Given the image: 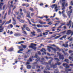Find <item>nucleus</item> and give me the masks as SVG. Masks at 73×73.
Here are the masks:
<instances>
[{
    "label": "nucleus",
    "mask_w": 73,
    "mask_h": 73,
    "mask_svg": "<svg viewBox=\"0 0 73 73\" xmlns=\"http://www.w3.org/2000/svg\"><path fill=\"white\" fill-rule=\"evenodd\" d=\"M63 66H64L65 67V70L67 72H70L72 71V70L67 69L68 68H69V66H68V65L66 63H64L63 64Z\"/></svg>",
    "instance_id": "1"
},
{
    "label": "nucleus",
    "mask_w": 73,
    "mask_h": 73,
    "mask_svg": "<svg viewBox=\"0 0 73 73\" xmlns=\"http://www.w3.org/2000/svg\"><path fill=\"white\" fill-rule=\"evenodd\" d=\"M35 46H36V44L31 43V45L29 46V47L30 48H32V49H34V50H36V47Z\"/></svg>",
    "instance_id": "2"
},
{
    "label": "nucleus",
    "mask_w": 73,
    "mask_h": 73,
    "mask_svg": "<svg viewBox=\"0 0 73 73\" xmlns=\"http://www.w3.org/2000/svg\"><path fill=\"white\" fill-rule=\"evenodd\" d=\"M72 8V7L71 6H70L69 9L70 10V11H68L67 13V15L68 16H69V17H70V15H71L70 13H72V9H71Z\"/></svg>",
    "instance_id": "3"
},
{
    "label": "nucleus",
    "mask_w": 73,
    "mask_h": 73,
    "mask_svg": "<svg viewBox=\"0 0 73 73\" xmlns=\"http://www.w3.org/2000/svg\"><path fill=\"white\" fill-rule=\"evenodd\" d=\"M51 7L52 9L54 7H55L54 9L55 10L56 12H57L58 8L57 7V4H55L52 5L51 6Z\"/></svg>",
    "instance_id": "4"
},
{
    "label": "nucleus",
    "mask_w": 73,
    "mask_h": 73,
    "mask_svg": "<svg viewBox=\"0 0 73 73\" xmlns=\"http://www.w3.org/2000/svg\"><path fill=\"white\" fill-rule=\"evenodd\" d=\"M61 64V63L57 62V63L55 64V65H54V64H53L51 66V68H52V67H53L54 68H56V66L57 65H60Z\"/></svg>",
    "instance_id": "5"
},
{
    "label": "nucleus",
    "mask_w": 73,
    "mask_h": 73,
    "mask_svg": "<svg viewBox=\"0 0 73 73\" xmlns=\"http://www.w3.org/2000/svg\"><path fill=\"white\" fill-rule=\"evenodd\" d=\"M58 56H59V59L60 60H64V55L61 56V54L59 53V52L57 53Z\"/></svg>",
    "instance_id": "6"
},
{
    "label": "nucleus",
    "mask_w": 73,
    "mask_h": 73,
    "mask_svg": "<svg viewBox=\"0 0 73 73\" xmlns=\"http://www.w3.org/2000/svg\"><path fill=\"white\" fill-rule=\"evenodd\" d=\"M17 19L20 22V23H24L25 22L24 20H23L22 19H20V18H19L18 17H17Z\"/></svg>",
    "instance_id": "7"
},
{
    "label": "nucleus",
    "mask_w": 73,
    "mask_h": 73,
    "mask_svg": "<svg viewBox=\"0 0 73 73\" xmlns=\"http://www.w3.org/2000/svg\"><path fill=\"white\" fill-rule=\"evenodd\" d=\"M70 33H72L71 34V36H73V31H71L70 30L68 31L66 33L67 35H69Z\"/></svg>",
    "instance_id": "8"
},
{
    "label": "nucleus",
    "mask_w": 73,
    "mask_h": 73,
    "mask_svg": "<svg viewBox=\"0 0 73 73\" xmlns=\"http://www.w3.org/2000/svg\"><path fill=\"white\" fill-rule=\"evenodd\" d=\"M41 52H43L45 54H46V53L45 52L46 51V50L45 48H42V49L40 50Z\"/></svg>",
    "instance_id": "9"
},
{
    "label": "nucleus",
    "mask_w": 73,
    "mask_h": 73,
    "mask_svg": "<svg viewBox=\"0 0 73 73\" xmlns=\"http://www.w3.org/2000/svg\"><path fill=\"white\" fill-rule=\"evenodd\" d=\"M61 33L59 34H57V35H60L57 36H56V37H55L54 38L55 39H57V38H60V37H61V36H62V35H61Z\"/></svg>",
    "instance_id": "10"
},
{
    "label": "nucleus",
    "mask_w": 73,
    "mask_h": 73,
    "mask_svg": "<svg viewBox=\"0 0 73 73\" xmlns=\"http://www.w3.org/2000/svg\"><path fill=\"white\" fill-rule=\"evenodd\" d=\"M62 7L63 8H62V10H64L65 9V2L62 3Z\"/></svg>",
    "instance_id": "11"
},
{
    "label": "nucleus",
    "mask_w": 73,
    "mask_h": 73,
    "mask_svg": "<svg viewBox=\"0 0 73 73\" xmlns=\"http://www.w3.org/2000/svg\"><path fill=\"white\" fill-rule=\"evenodd\" d=\"M47 48H50L52 50H54V52H56V51H57V50H56V49L55 48H53L52 47L48 46Z\"/></svg>",
    "instance_id": "12"
},
{
    "label": "nucleus",
    "mask_w": 73,
    "mask_h": 73,
    "mask_svg": "<svg viewBox=\"0 0 73 73\" xmlns=\"http://www.w3.org/2000/svg\"><path fill=\"white\" fill-rule=\"evenodd\" d=\"M38 22L39 24H40L41 25H42L43 24H46V22H42V21H40V20Z\"/></svg>",
    "instance_id": "13"
},
{
    "label": "nucleus",
    "mask_w": 73,
    "mask_h": 73,
    "mask_svg": "<svg viewBox=\"0 0 73 73\" xmlns=\"http://www.w3.org/2000/svg\"><path fill=\"white\" fill-rule=\"evenodd\" d=\"M31 61H32V60L31 58H30L29 60H28V62H27L26 63V65H29V64H30L29 62H31Z\"/></svg>",
    "instance_id": "14"
},
{
    "label": "nucleus",
    "mask_w": 73,
    "mask_h": 73,
    "mask_svg": "<svg viewBox=\"0 0 73 73\" xmlns=\"http://www.w3.org/2000/svg\"><path fill=\"white\" fill-rule=\"evenodd\" d=\"M71 25H72V22H71V21L70 20L69 21V23L67 24V25L68 26H70L69 27V29H70V27Z\"/></svg>",
    "instance_id": "15"
},
{
    "label": "nucleus",
    "mask_w": 73,
    "mask_h": 73,
    "mask_svg": "<svg viewBox=\"0 0 73 73\" xmlns=\"http://www.w3.org/2000/svg\"><path fill=\"white\" fill-rule=\"evenodd\" d=\"M27 14L26 15L27 17H29V18H31V17H30V14H31V13L29 12H27Z\"/></svg>",
    "instance_id": "16"
},
{
    "label": "nucleus",
    "mask_w": 73,
    "mask_h": 73,
    "mask_svg": "<svg viewBox=\"0 0 73 73\" xmlns=\"http://www.w3.org/2000/svg\"><path fill=\"white\" fill-rule=\"evenodd\" d=\"M23 50H24V49L23 48L21 49L18 51V53H23V52H21V51H23Z\"/></svg>",
    "instance_id": "17"
},
{
    "label": "nucleus",
    "mask_w": 73,
    "mask_h": 73,
    "mask_svg": "<svg viewBox=\"0 0 73 73\" xmlns=\"http://www.w3.org/2000/svg\"><path fill=\"white\" fill-rule=\"evenodd\" d=\"M4 29V28L3 27H2L1 26L0 27V32H2L3 31Z\"/></svg>",
    "instance_id": "18"
},
{
    "label": "nucleus",
    "mask_w": 73,
    "mask_h": 73,
    "mask_svg": "<svg viewBox=\"0 0 73 73\" xmlns=\"http://www.w3.org/2000/svg\"><path fill=\"white\" fill-rule=\"evenodd\" d=\"M27 20L29 21L28 22L29 23V24H30V25H32V26H34V27H36V25L32 24V23H31L30 20L28 19H27Z\"/></svg>",
    "instance_id": "19"
},
{
    "label": "nucleus",
    "mask_w": 73,
    "mask_h": 73,
    "mask_svg": "<svg viewBox=\"0 0 73 73\" xmlns=\"http://www.w3.org/2000/svg\"><path fill=\"white\" fill-rule=\"evenodd\" d=\"M66 0H62V3H64V2L65 3H64V7L65 6L66 7H67V6H68V3H66L65 4V1Z\"/></svg>",
    "instance_id": "20"
},
{
    "label": "nucleus",
    "mask_w": 73,
    "mask_h": 73,
    "mask_svg": "<svg viewBox=\"0 0 73 73\" xmlns=\"http://www.w3.org/2000/svg\"><path fill=\"white\" fill-rule=\"evenodd\" d=\"M36 27H37L38 28H42V27H43V26L40 24L37 25H36Z\"/></svg>",
    "instance_id": "21"
},
{
    "label": "nucleus",
    "mask_w": 73,
    "mask_h": 73,
    "mask_svg": "<svg viewBox=\"0 0 73 73\" xmlns=\"http://www.w3.org/2000/svg\"><path fill=\"white\" fill-rule=\"evenodd\" d=\"M11 21H12V20L11 19L9 21L5 23V24H10V23H11Z\"/></svg>",
    "instance_id": "22"
},
{
    "label": "nucleus",
    "mask_w": 73,
    "mask_h": 73,
    "mask_svg": "<svg viewBox=\"0 0 73 73\" xmlns=\"http://www.w3.org/2000/svg\"><path fill=\"white\" fill-rule=\"evenodd\" d=\"M13 21L14 22L13 23V24L14 25H15L16 24V20H15V19H14V18H13Z\"/></svg>",
    "instance_id": "23"
},
{
    "label": "nucleus",
    "mask_w": 73,
    "mask_h": 73,
    "mask_svg": "<svg viewBox=\"0 0 73 73\" xmlns=\"http://www.w3.org/2000/svg\"><path fill=\"white\" fill-rule=\"evenodd\" d=\"M31 52V50H29L27 51V55L28 57H29V52Z\"/></svg>",
    "instance_id": "24"
},
{
    "label": "nucleus",
    "mask_w": 73,
    "mask_h": 73,
    "mask_svg": "<svg viewBox=\"0 0 73 73\" xmlns=\"http://www.w3.org/2000/svg\"><path fill=\"white\" fill-rule=\"evenodd\" d=\"M68 46V44H63V46H64L66 48H67Z\"/></svg>",
    "instance_id": "25"
},
{
    "label": "nucleus",
    "mask_w": 73,
    "mask_h": 73,
    "mask_svg": "<svg viewBox=\"0 0 73 73\" xmlns=\"http://www.w3.org/2000/svg\"><path fill=\"white\" fill-rule=\"evenodd\" d=\"M6 9H7V7L5 5H4L3 6V10Z\"/></svg>",
    "instance_id": "26"
},
{
    "label": "nucleus",
    "mask_w": 73,
    "mask_h": 73,
    "mask_svg": "<svg viewBox=\"0 0 73 73\" xmlns=\"http://www.w3.org/2000/svg\"><path fill=\"white\" fill-rule=\"evenodd\" d=\"M14 36L16 37H17V36H19V34L18 33H15L14 34Z\"/></svg>",
    "instance_id": "27"
},
{
    "label": "nucleus",
    "mask_w": 73,
    "mask_h": 73,
    "mask_svg": "<svg viewBox=\"0 0 73 73\" xmlns=\"http://www.w3.org/2000/svg\"><path fill=\"white\" fill-rule=\"evenodd\" d=\"M36 61L38 62H40V58H37L36 59Z\"/></svg>",
    "instance_id": "28"
},
{
    "label": "nucleus",
    "mask_w": 73,
    "mask_h": 73,
    "mask_svg": "<svg viewBox=\"0 0 73 73\" xmlns=\"http://www.w3.org/2000/svg\"><path fill=\"white\" fill-rule=\"evenodd\" d=\"M40 62H41V63L42 64H46V63L44 61H40Z\"/></svg>",
    "instance_id": "29"
},
{
    "label": "nucleus",
    "mask_w": 73,
    "mask_h": 73,
    "mask_svg": "<svg viewBox=\"0 0 73 73\" xmlns=\"http://www.w3.org/2000/svg\"><path fill=\"white\" fill-rule=\"evenodd\" d=\"M48 34V33L47 32H45L44 33H43V35H47Z\"/></svg>",
    "instance_id": "30"
},
{
    "label": "nucleus",
    "mask_w": 73,
    "mask_h": 73,
    "mask_svg": "<svg viewBox=\"0 0 73 73\" xmlns=\"http://www.w3.org/2000/svg\"><path fill=\"white\" fill-rule=\"evenodd\" d=\"M72 38H71V36H70L69 37H68V40H69L70 39V41H72Z\"/></svg>",
    "instance_id": "31"
},
{
    "label": "nucleus",
    "mask_w": 73,
    "mask_h": 73,
    "mask_svg": "<svg viewBox=\"0 0 73 73\" xmlns=\"http://www.w3.org/2000/svg\"><path fill=\"white\" fill-rule=\"evenodd\" d=\"M21 45L22 46V47L23 48H27V46L26 45H23V44H21Z\"/></svg>",
    "instance_id": "32"
},
{
    "label": "nucleus",
    "mask_w": 73,
    "mask_h": 73,
    "mask_svg": "<svg viewBox=\"0 0 73 73\" xmlns=\"http://www.w3.org/2000/svg\"><path fill=\"white\" fill-rule=\"evenodd\" d=\"M61 50V51H62V52H63V53H64V54L65 55H66V54H67V53H65V52H64V50H63L62 49V50Z\"/></svg>",
    "instance_id": "33"
},
{
    "label": "nucleus",
    "mask_w": 73,
    "mask_h": 73,
    "mask_svg": "<svg viewBox=\"0 0 73 73\" xmlns=\"http://www.w3.org/2000/svg\"><path fill=\"white\" fill-rule=\"evenodd\" d=\"M22 43H24V41H21V42H18L17 44H22Z\"/></svg>",
    "instance_id": "34"
},
{
    "label": "nucleus",
    "mask_w": 73,
    "mask_h": 73,
    "mask_svg": "<svg viewBox=\"0 0 73 73\" xmlns=\"http://www.w3.org/2000/svg\"><path fill=\"white\" fill-rule=\"evenodd\" d=\"M35 58H37L38 56H37V53H35V55L34 56Z\"/></svg>",
    "instance_id": "35"
},
{
    "label": "nucleus",
    "mask_w": 73,
    "mask_h": 73,
    "mask_svg": "<svg viewBox=\"0 0 73 73\" xmlns=\"http://www.w3.org/2000/svg\"><path fill=\"white\" fill-rule=\"evenodd\" d=\"M31 68V66L30 65H28L27 66V69H30Z\"/></svg>",
    "instance_id": "36"
},
{
    "label": "nucleus",
    "mask_w": 73,
    "mask_h": 73,
    "mask_svg": "<svg viewBox=\"0 0 73 73\" xmlns=\"http://www.w3.org/2000/svg\"><path fill=\"white\" fill-rule=\"evenodd\" d=\"M31 34L33 35V36H35V32L34 31H33V32H31Z\"/></svg>",
    "instance_id": "37"
},
{
    "label": "nucleus",
    "mask_w": 73,
    "mask_h": 73,
    "mask_svg": "<svg viewBox=\"0 0 73 73\" xmlns=\"http://www.w3.org/2000/svg\"><path fill=\"white\" fill-rule=\"evenodd\" d=\"M62 16H63V17H64V18L66 17V15L65 13L63 14L62 15Z\"/></svg>",
    "instance_id": "38"
},
{
    "label": "nucleus",
    "mask_w": 73,
    "mask_h": 73,
    "mask_svg": "<svg viewBox=\"0 0 73 73\" xmlns=\"http://www.w3.org/2000/svg\"><path fill=\"white\" fill-rule=\"evenodd\" d=\"M52 24H53V23L51 22H49L47 24L49 25H52Z\"/></svg>",
    "instance_id": "39"
},
{
    "label": "nucleus",
    "mask_w": 73,
    "mask_h": 73,
    "mask_svg": "<svg viewBox=\"0 0 73 73\" xmlns=\"http://www.w3.org/2000/svg\"><path fill=\"white\" fill-rule=\"evenodd\" d=\"M54 59H55V60H56V61H60L59 59L57 58H54Z\"/></svg>",
    "instance_id": "40"
},
{
    "label": "nucleus",
    "mask_w": 73,
    "mask_h": 73,
    "mask_svg": "<svg viewBox=\"0 0 73 73\" xmlns=\"http://www.w3.org/2000/svg\"><path fill=\"white\" fill-rule=\"evenodd\" d=\"M26 30H27V31H30V29H29V28H28V27H27L26 28Z\"/></svg>",
    "instance_id": "41"
},
{
    "label": "nucleus",
    "mask_w": 73,
    "mask_h": 73,
    "mask_svg": "<svg viewBox=\"0 0 73 73\" xmlns=\"http://www.w3.org/2000/svg\"><path fill=\"white\" fill-rule=\"evenodd\" d=\"M43 17H45V18H46V19L48 18V16H47V15H45V16L43 15Z\"/></svg>",
    "instance_id": "42"
},
{
    "label": "nucleus",
    "mask_w": 73,
    "mask_h": 73,
    "mask_svg": "<svg viewBox=\"0 0 73 73\" xmlns=\"http://www.w3.org/2000/svg\"><path fill=\"white\" fill-rule=\"evenodd\" d=\"M22 32L24 34H27V33H26V32H25V31H23Z\"/></svg>",
    "instance_id": "43"
},
{
    "label": "nucleus",
    "mask_w": 73,
    "mask_h": 73,
    "mask_svg": "<svg viewBox=\"0 0 73 73\" xmlns=\"http://www.w3.org/2000/svg\"><path fill=\"white\" fill-rule=\"evenodd\" d=\"M64 61H65V62H68L69 61V60L68 59H66L64 60Z\"/></svg>",
    "instance_id": "44"
},
{
    "label": "nucleus",
    "mask_w": 73,
    "mask_h": 73,
    "mask_svg": "<svg viewBox=\"0 0 73 73\" xmlns=\"http://www.w3.org/2000/svg\"><path fill=\"white\" fill-rule=\"evenodd\" d=\"M65 25V24H63L62 25L60 26L59 27H58V28H61V27H62V25Z\"/></svg>",
    "instance_id": "45"
},
{
    "label": "nucleus",
    "mask_w": 73,
    "mask_h": 73,
    "mask_svg": "<svg viewBox=\"0 0 73 73\" xmlns=\"http://www.w3.org/2000/svg\"><path fill=\"white\" fill-rule=\"evenodd\" d=\"M3 4H4L3 3H0V6H3Z\"/></svg>",
    "instance_id": "46"
},
{
    "label": "nucleus",
    "mask_w": 73,
    "mask_h": 73,
    "mask_svg": "<svg viewBox=\"0 0 73 73\" xmlns=\"http://www.w3.org/2000/svg\"><path fill=\"white\" fill-rule=\"evenodd\" d=\"M13 50V48H10L9 49V51H12Z\"/></svg>",
    "instance_id": "47"
},
{
    "label": "nucleus",
    "mask_w": 73,
    "mask_h": 73,
    "mask_svg": "<svg viewBox=\"0 0 73 73\" xmlns=\"http://www.w3.org/2000/svg\"><path fill=\"white\" fill-rule=\"evenodd\" d=\"M50 19H49L46 20V21H47L48 22H49V21H50Z\"/></svg>",
    "instance_id": "48"
},
{
    "label": "nucleus",
    "mask_w": 73,
    "mask_h": 73,
    "mask_svg": "<svg viewBox=\"0 0 73 73\" xmlns=\"http://www.w3.org/2000/svg\"><path fill=\"white\" fill-rule=\"evenodd\" d=\"M43 27H45V28H46V27H48L49 26L44 25L43 26Z\"/></svg>",
    "instance_id": "49"
},
{
    "label": "nucleus",
    "mask_w": 73,
    "mask_h": 73,
    "mask_svg": "<svg viewBox=\"0 0 73 73\" xmlns=\"http://www.w3.org/2000/svg\"><path fill=\"white\" fill-rule=\"evenodd\" d=\"M38 17V18H39L40 19H43V18H44V17Z\"/></svg>",
    "instance_id": "50"
},
{
    "label": "nucleus",
    "mask_w": 73,
    "mask_h": 73,
    "mask_svg": "<svg viewBox=\"0 0 73 73\" xmlns=\"http://www.w3.org/2000/svg\"><path fill=\"white\" fill-rule=\"evenodd\" d=\"M42 46H44V45H43V44H40V46H38V48H41Z\"/></svg>",
    "instance_id": "51"
},
{
    "label": "nucleus",
    "mask_w": 73,
    "mask_h": 73,
    "mask_svg": "<svg viewBox=\"0 0 73 73\" xmlns=\"http://www.w3.org/2000/svg\"><path fill=\"white\" fill-rule=\"evenodd\" d=\"M31 21H32V22L33 23H36L33 22V21H34V19H31Z\"/></svg>",
    "instance_id": "52"
},
{
    "label": "nucleus",
    "mask_w": 73,
    "mask_h": 73,
    "mask_svg": "<svg viewBox=\"0 0 73 73\" xmlns=\"http://www.w3.org/2000/svg\"><path fill=\"white\" fill-rule=\"evenodd\" d=\"M62 37H63V38H64V39H65V38H66V36L64 35V36H62Z\"/></svg>",
    "instance_id": "53"
},
{
    "label": "nucleus",
    "mask_w": 73,
    "mask_h": 73,
    "mask_svg": "<svg viewBox=\"0 0 73 73\" xmlns=\"http://www.w3.org/2000/svg\"><path fill=\"white\" fill-rule=\"evenodd\" d=\"M57 72H58V70H56L54 71V73H57Z\"/></svg>",
    "instance_id": "54"
},
{
    "label": "nucleus",
    "mask_w": 73,
    "mask_h": 73,
    "mask_svg": "<svg viewBox=\"0 0 73 73\" xmlns=\"http://www.w3.org/2000/svg\"><path fill=\"white\" fill-rule=\"evenodd\" d=\"M37 32H41V30L39 29H37Z\"/></svg>",
    "instance_id": "55"
},
{
    "label": "nucleus",
    "mask_w": 73,
    "mask_h": 73,
    "mask_svg": "<svg viewBox=\"0 0 73 73\" xmlns=\"http://www.w3.org/2000/svg\"><path fill=\"white\" fill-rule=\"evenodd\" d=\"M69 53H73V51L71 50H70L69 51Z\"/></svg>",
    "instance_id": "56"
},
{
    "label": "nucleus",
    "mask_w": 73,
    "mask_h": 73,
    "mask_svg": "<svg viewBox=\"0 0 73 73\" xmlns=\"http://www.w3.org/2000/svg\"><path fill=\"white\" fill-rule=\"evenodd\" d=\"M38 54H39V55H40L41 52L40 51H38Z\"/></svg>",
    "instance_id": "57"
},
{
    "label": "nucleus",
    "mask_w": 73,
    "mask_h": 73,
    "mask_svg": "<svg viewBox=\"0 0 73 73\" xmlns=\"http://www.w3.org/2000/svg\"><path fill=\"white\" fill-rule=\"evenodd\" d=\"M34 15H35V13H32L31 14V16H33Z\"/></svg>",
    "instance_id": "58"
},
{
    "label": "nucleus",
    "mask_w": 73,
    "mask_h": 73,
    "mask_svg": "<svg viewBox=\"0 0 73 73\" xmlns=\"http://www.w3.org/2000/svg\"><path fill=\"white\" fill-rule=\"evenodd\" d=\"M47 68L48 70H50V68L49 67V66H47Z\"/></svg>",
    "instance_id": "59"
},
{
    "label": "nucleus",
    "mask_w": 73,
    "mask_h": 73,
    "mask_svg": "<svg viewBox=\"0 0 73 73\" xmlns=\"http://www.w3.org/2000/svg\"><path fill=\"white\" fill-rule=\"evenodd\" d=\"M64 13H65V11L64 10H63L62 11V13H62V14H64Z\"/></svg>",
    "instance_id": "60"
},
{
    "label": "nucleus",
    "mask_w": 73,
    "mask_h": 73,
    "mask_svg": "<svg viewBox=\"0 0 73 73\" xmlns=\"http://www.w3.org/2000/svg\"><path fill=\"white\" fill-rule=\"evenodd\" d=\"M44 73H50V72H46V71H44Z\"/></svg>",
    "instance_id": "61"
},
{
    "label": "nucleus",
    "mask_w": 73,
    "mask_h": 73,
    "mask_svg": "<svg viewBox=\"0 0 73 73\" xmlns=\"http://www.w3.org/2000/svg\"><path fill=\"white\" fill-rule=\"evenodd\" d=\"M27 26V25H23V27L24 28H25V27H26Z\"/></svg>",
    "instance_id": "62"
},
{
    "label": "nucleus",
    "mask_w": 73,
    "mask_h": 73,
    "mask_svg": "<svg viewBox=\"0 0 73 73\" xmlns=\"http://www.w3.org/2000/svg\"><path fill=\"white\" fill-rule=\"evenodd\" d=\"M30 11H33V9L32 8H30Z\"/></svg>",
    "instance_id": "63"
},
{
    "label": "nucleus",
    "mask_w": 73,
    "mask_h": 73,
    "mask_svg": "<svg viewBox=\"0 0 73 73\" xmlns=\"http://www.w3.org/2000/svg\"><path fill=\"white\" fill-rule=\"evenodd\" d=\"M71 4L72 5H73V1H71Z\"/></svg>",
    "instance_id": "64"
}]
</instances>
